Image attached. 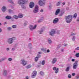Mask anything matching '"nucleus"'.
I'll use <instances>...</instances> for the list:
<instances>
[{"instance_id":"f257e3e1","label":"nucleus","mask_w":79,"mask_h":79,"mask_svg":"<svg viewBox=\"0 0 79 79\" xmlns=\"http://www.w3.org/2000/svg\"><path fill=\"white\" fill-rule=\"evenodd\" d=\"M73 16L72 15H69L68 16H65L66 21L67 23H70L72 21Z\"/></svg>"},{"instance_id":"f03ea898","label":"nucleus","mask_w":79,"mask_h":79,"mask_svg":"<svg viewBox=\"0 0 79 79\" xmlns=\"http://www.w3.org/2000/svg\"><path fill=\"white\" fill-rule=\"evenodd\" d=\"M16 37H13L12 38H8L7 41L9 44H12L13 43V41H14V40H16Z\"/></svg>"},{"instance_id":"7ed1b4c3","label":"nucleus","mask_w":79,"mask_h":79,"mask_svg":"<svg viewBox=\"0 0 79 79\" xmlns=\"http://www.w3.org/2000/svg\"><path fill=\"white\" fill-rule=\"evenodd\" d=\"M28 2V0H19L18 3L21 6L23 5V4L27 3Z\"/></svg>"},{"instance_id":"20e7f679","label":"nucleus","mask_w":79,"mask_h":79,"mask_svg":"<svg viewBox=\"0 0 79 79\" xmlns=\"http://www.w3.org/2000/svg\"><path fill=\"white\" fill-rule=\"evenodd\" d=\"M38 11H39V6L36 5L35 7V8L33 10V12L34 13H38Z\"/></svg>"},{"instance_id":"39448f33","label":"nucleus","mask_w":79,"mask_h":79,"mask_svg":"<svg viewBox=\"0 0 79 79\" xmlns=\"http://www.w3.org/2000/svg\"><path fill=\"white\" fill-rule=\"evenodd\" d=\"M36 27H37V25H35L34 27H33V26L32 25H30L29 26V29L30 31H34V30L35 29Z\"/></svg>"},{"instance_id":"423d86ee","label":"nucleus","mask_w":79,"mask_h":79,"mask_svg":"<svg viewBox=\"0 0 79 79\" xmlns=\"http://www.w3.org/2000/svg\"><path fill=\"white\" fill-rule=\"evenodd\" d=\"M56 34V31L54 29H52L51 31L49 32V34L51 36H53Z\"/></svg>"},{"instance_id":"0eeeda50","label":"nucleus","mask_w":79,"mask_h":79,"mask_svg":"<svg viewBox=\"0 0 79 79\" xmlns=\"http://www.w3.org/2000/svg\"><path fill=\"white\" fill-rule=\"evenodd\" d=\"M37 74V72L36 71H33V73H32V75L31 77L32 78H35L36 76V75Z\"/></svg>"},{"instance_id":"6e6552de","label":"nucleus","mask_w":79,"mask_h":79,"mask_svg":"<svg viewBox=\"0 0 79 79\" xmlns=\"http://www.w3.org/2000/svg\"><path fill=\"white\" fill-rule=\"evenodd\" d=\"M78 61H75V62L73 64V68L74 69H76L77 68V67L78 66V64H77Z\"/></svg>"},{"instance_id":"1a4fd4ad","label":"nucleus","mask_w":79,"mask_h":79,"mask_svg":"<svg viewBox=\"0 0 79 79\" xmlns=\"http://www.w3.org/2000/svg\"><path fill=\"white\" fill-rule=\"evenodd\" d=\"M21 64H22L23 66H25L27 64V61H25L24 59H22L21 60Z\"/></svg>"},{"instance_id":"9d476101","label":"nucleus","mask_w":79,"mask_h":79,"mask_svg":"<svg viewBox=\"0 0 79 79\" xmlns=\"http://www.w3.org/2000/svg\"><path fill=\"white\" fill-rule=\"evenodd\" d=\"M39 5H40V6H44L45 5V2H43L42 0H40L39 2Z\"/></svg>"},{"instance_id":"9b49d317","label":"nucleus","mask_w":79,"mask_h":79,"mask_svg":"<svg viewBox=\"0 0 79 79\" xmlns=\"http://www.w3.org/2000/svg\"><path fill=\"white\" fill-rule=\"evenodd\" d=\"M59 21V19L58 18H55L53 21V24H56L57 23H58Z\"/></svg>"},{"instance_id":"f8f14e48","label":"nucleus","mask_w":79,"mask_h":79,"mask_svg":"<svg viewBox=\"0 0 79 79\" xmlns=\"http://www.w3.org/2000/svg\"><path fill=\"white\" fill-rule=\"evenodd\" d=\"M34 6V3L32 2H31L29 4L30 8H32Z\"/></svg>"},{"instance_id":"ddd939ff","label":"nucleus","mask_w":79,"mask_h":79,"mask_svg":"<svg viewBox=\"0 0 79 79\" xmlns=\"http://www.w3.org/2000/svg\"><path fill=\"white\" fill-rule=\"evenodd\" d=\"M56 61H57V59L56 58H54L52 60V64H55V63H56Z\"/></svg>"},{"instance_id":"4468645a","label":"nucleus","mask_w":79,"mask_h":79,"mask_svg":"<svg viewBox=\"0 0 79 79\" xmlns=\"http://www.w3.org/2000/svg\"><path fill=\"white\" fill-rule=\"evenodd\" d=\"M60 9H57L56 11V12L55 13V15H58L59 14V13H60Z\"/></svg>"},{"instance_id":"2eb2a0df","label":"nucleus","mask_w":79,"mask_h":79,"mask_svg":"<svg viewBox=\"0 0 79 79\" xmlns=\"http://www.w3.org/2000/svg\"><path fill=\"white\" fill-rule=\"evenodd\" d=\"M43 32H44V28H42L40 30L38 31V32L40 34H42Z\"/></svg>"},{"instance_id":"dca6fc26","label":"nucleus","mask_w":79,"mask_h":79,"mask_svg":"<svg viewBox=\"0 0 79 79\" xmlns=\"http://www.w3.org/2000/svg\"><path fill=\"white\" fill-rule=\"evenodd\" d=\"M44 17H42L38 21V22L39 23H41V22H42V21H43V20H44Z\"/></svg>"},{"instance_id":"f3484780","label":"nucleus","mask_w":79,"mask_h":79,"mask_svg":"<svg viewBox=\"0 0 79 79\" xmlns=\"http://www.w3.org/2000/svg\"><path fill=\"white\" fill-rule=\"evenodd\" d=\"M6 10V7L5 6H3L2 9V11H3V12H4V11H5Z\"/></svg>"},{"instance_id":"a211bd4d","label":"nucleus","mask_w":79,"mask_h":79,"mask_svg":"<svg viewBox=\"0 0 79 79\" xmlns=\"http://www.w3.org/2000/svg\"><path fill=\"white\" fill-rule=\"evenodd\" d=\"M3 75L4 76H6L7 75V71L6 70H3Z\"/></svg>"},{"instance_id":"6ab92c4d","label":"nucleus","mask_w":79,"mask_h":79,"mask_svg":"<svg viewBox=\"0 0 79 79\" xmlns=\"http://www.w3.org/2000/svg\"><path fill=\"white\" fill-rule=\"evenodd\" d=\"M5 18L6 19H11V17L10 16L8 15Z\"/></svg>"},{"instance_id":"aec40b11","label":"nucleus","mask_w":79,"mask_h":79,"mask_svg":"<svg viewBox=\"0 0 79 79\" xmlns=\"http://www.w3.org/2000/svg\"><path fill=\"white\" fill-rule=\"evenodd\" d=\"M40 64H42V65H44L45 64V61L44 60H43L42 61H40Z\"/></svg>"},{"instance_id":"412c9836","label":"nucleus","mask_w":79,"mask_h":79,"mask_svg":"<svg viewBox=\"0 0 79 79\" xmlns=\"http://www.w3.org/2000/svg\"><path fill=\"white\" fill-rule=\"evenodd\" d=\"M18 17L19 18H23V14H19L18 15Z\"/></svg>"},{"instance_id":"4be33fe9","label":"nucleus","mask_w":79,"mask_h":79,"mask_svg":"<svg viewBox=\"0 0 79 79\" xmlns=\"http://www.w3.org/2000/svg\"><path fill=\"white\" fill-rule=\"evenodd\" d=\"M41 50L42 51H43L44 53H47V48H42Z\"/></svg>"},{"instance_id":"5701e85b","label":"nucleus","mask_w":79,"mask_h":79,"mask_svg":"<svg viewBox=\"0 0 79 79\" xmlns=\"http://www.w3.org/2000/svg\"><path fill=\"white\" fill-rule=\"evenodd\" d=\"M48 41L49 44H52V41L51 39L50 38L48 39Z\"/></svg>"},{"instance_id":"b1692460","label":"nucleus","mask_w":79,"mask_h":79,"mask_svg":"<svg viewBox=\"0 0 79 79\" xmlns=\"http://www.w3.org/2000/svg\"><path fill=\"white\" fill-rule=\"evenodd\" d=\"M69 67H68L65 69V71L66 72H68L69 71V69H70Z\"/></svg>"},{"instance_id":"393cba45","label":"nucleus","mask_w":79,"mask_h":79,"mask_svg":"<svg viewBox=\"0 0 79 79\" xmlns=\"http://www.w3.org/2000/svg\"><path fill=\"white\" fill-rule=\"evenodd\" d=\"M13 18L15 19H18V16H17L16 15H14L13 16Z\"/></svg>"},{"instance_id":"a878e982","label":"nucleus","mask_w":79,"mask_h":79,"mask_svg":"<svg viewBox=\"0 0 79 79\" xmlns=\"http://www.w3.org/2000/svg\"><path fill=\"white\" fill-rule=\"evenodd\" d=\"M76 39V36H73L72 38V40L73 41H75Z\"/></svg>"},{"instance_id":"bb28decb","label":"nucleus","mask_w":79,"mask_h":79,"mask_svg":"<svg viewBox=\"0 0 79 79\" xmlns=\"http://www.w3.org/2000/svg\"><path fill=\"white\" fill-rule=\"evenodd\" d=\"M60 3H61V2L60 1H59L56 4V6H60Z\"/></svg>"},{"instance_id":"cd10ccee","label":"nucleus","mask_w":79,"mask_h":79,"mask_svg":"<svg viewBox=\"0 0 79 79\" xmlns=\"http://www.w3.org/2000/svg\"><path fill=\"white\" fill-rule=\"evenodd\" d=\"M52 5L51 4L49 5L48 6V9H49V10H50V9H51V8H52Z\"/></svg>"},{"instance_id":"c85d7f7f","label":"nucleus","mask_w":79,"mask_h":79,"mask_svg":"<svg viewBox=\"0 0 79 79\" xmlns=\"http://www.w3.org/2000/svg\"><path fill=\"white\" fill-rule=\"evenodd\" d=\"M77 14L75 13L73 15V18L75 19L77 18Z\"/></svg>"},{"instance_id":"c756f323","label":"nucleus","mask_w":79,"mask_h":79,"mask_svg":"<svg viewBox=\"0 0 79 79\" xmlns=\"http://www.w3.org/2000/svg\"><path fill=\"white\" fill-rule=\"evenodd\" d=\"M58 71H59V68H57V69L55 71V73L56 74H57L58 73Z\"/></svg>"},{"instance_id":"7c9ffc66","label":"nucleus","mask_w":79,"mask_h":79,"mask_svg":"<svg viewBox=\"0 0 79 79\" xmlns=\"http://www.w3.org/2000/svg\"><path fill=\"white\" fill-rule=\"evenodd\" d=\"M27 69H29L31 68V65H28L26 67Z\"/></svg>"},{"instance_id":"2f4dec72","label":"nucleus","mask_w":79,"mask_h":79,"mask_svg":"<svg viewBox=\"0 0 79 79\" xmlns=\"http://www.w3.org/2000/svg\"><path fill=\"white\" fill-rule=\"evenodd\" d=\"M38 60H39V58L37 57V56L35 58V61L36 62Z\"/></svg>"},{"instance_id":"473e14b6","label":"nucleus","mask_w":79,"mask_h":79,"mask_svg":"<svg viewBox=\"0 0 79 79\" xmlns=\"http://www.w3.org/2000/svg\"><path fill=\"white\" fill-rule=\"evenodd\" d=\"M12 28H16L17 27V26L15 25H14L12 26Z\"/></svg>"},{"instance_id":"72a5a7b5","label":"nucleus","mask_w":79,"mask_h":79,"mask_svg":"<svg viewBox=\"0 0 79 79\" xmlns=\"http://www.w3.org/2000/svg\"><path fill=\"white\" fill-rule=\"evenodd\" d=\"M8 2H10V3H14L12 0H8Z\"/></svg>"},{"instance_id":"f704fd0d","label":"nucleus","mask_w":79,"mask_h":79,"mask_svg":"<svg viewBox=\"0 0 79 79\" xmlns=\"http://www.w3.org/2000/svg\"><path fill=\"white\" fill-rule=\"evenodd\" d=\"M27 24V21H25L24 23V26H26Z\"/></svg>"},{"instance_id":"c9c22d12","label":"nucleus","mask_w":79,"mask_h":79,"mask_svg":"<svg viewBox=\"0 0 79 79\" xmlns=\"http://www.w3.org/2000/svg\"><path fill=\"white\" fill-rule=\"evenodd\" d=\"M76 35V33H72L71 34V36H73L74 35Z\"/></svg>"},{"instance_id":"e433bc0d","label":"nucleus","mask_w":79,"mask_h":79,"mask_svg":"<svg viewBox=\"0 0 79 79\" xmlns=\"http://www.w3.org/2000/svg\"><path fill=\"white\" fill-rule=\"evenodd\" d=\"M9 11L10 13H13V10H11L10 9H9Z\"/></svg>"},{"instance_id":"4c0bfd02","label":"nucleus","mask_w":79,"mask_h":79,"mask_svg":"<svg viewBox=\"0 0 79 79\" xmlns=\"http://www.w3.org/2000/svg\"><path fill=\"white\" fill-rule=\"evenodd\" d=\"M76 57H79V53H77L76 54Z\"/></svg>"},{"instance_id":"58836bf2","label":"nucleus","mask_w":79,"mask_h":79,"mask_svg":"<svg viewBox=\"0 0 79 79\" xmlns=\"http://www.w3.org/2000/svg\"><path fill=\"white\" fill-rule=\"evenodd\" d=\"M40 74L42 76V75H44V73L43 72H40Z\"/></svg>"},{"instance_id":"ea45409f","label":"nucleus","mask_w":79,"mask_h":79,"mask_svg":"<svg viewBox=\"0 0 79 79\" xmlns=\"http://www.w3.org/2000/svg\"><path fill=\"white\" fill-rule=\"evenodd\" d=\"M7 29L8 30V31H10L11 30V27H8Z\"/></svg>"},{"instance_id":"a19ab883","label":"nucleus","mask_w":79,"mask_h":79,"mask_svg":"<svg viewBox=\"0 0 79 79\" xmlns=\"http://www.w3.org/2000/svg\"><path fill=\"white\" fill-rule=\"evenodd\" d=\"M37 56V57L38 58H40V57H41V55H40V54H38Z\"/></svg>"},{"instance_id":"79ce46f5","label":"nucleus","mask_w":79,"mask_h":79,"mask_svg":"<svg viewBox=\"0 0 79 79\" xmlns=\"http://www.w3.org/2000/svg\"><path fill=\"white\" fill-rule=\"evenodd\" d=\"M68 77L69 79H70V78H71V75L70 74L68 75Z\"/></svg>"},{"instance_id":"37998d69","label":"nucleus","mask_w":79,"mask_h":79,"mask_svg":"<svg viewBox=\"0 0 79 79\" xmlns=\"http://www.w3.org/2000/svg\"><path fill=\"white\" fill-rule=\"evenodd\" d=\"M2 61H4V60H5L6 59V57H4V58H2Z\"/></svg>"},{"instance_id":"c03bdc74","label":"nucleus","mask_w":79,"mask_h":79,"mask_svg":"<svg viewBox=\"0 0 79 79\" xmlns=\"http://www.w3.org/2000/svg\"><path fill=\"white\" fill-rule=\"evenodd\" d=\"M8 61H11L12 60V59L11 58H9L8 59Z\"/></svg>"},{"instance_id":"a18cd8bd","label":"nucleus","mask_w":79,"mask_h":79,"mask_svg":"<svg viewBox=\"0 0 79 79\" xmlns=\"http://www.w3.org/2000/svg\"><path fill=\"white\" fill-rule=\"evenodd\" d=\"M15 50V48H12V51L14 52Z\"/></svg>"},{"instance_id":"49530a36","label":"nucleus","mask_w":79,"mask_h":79,"mask_svg":"<svg viewBox=\"0 0 79 79\" xmlns=\"http://www.w3.org/2000/svg\"><path fill=\"white\" fill-rule=\"evenodd\" d=\"M53 70H54V71H55V70H56L57 69H56V68L54 67L53 68Z\"/></svg>"},{"instance_id":"de8ad7c7","label":"nucleus","mask_w":79,"mask_h":79,"mask_svg":"<svg viewBox=\"0 0 79 79\" xmlns=\"http://www.w3.org/2000/svg\"><path fill=\"white\" fill-rule=\"evenodd\" d=\"M56 34H60V31L58 30L56 32Z\"/></svg>"},{"instance_id":"09e8293b","label":"nucleus","mask_w":79,"mask_h":79,"mask_svg":"<svg viewBox=\"0 0 79 79\" xmlns=\"http://www.w3.org/2000/svg\"><path fill=\"white\" fill-rule=\"evenodd\" d=\"M40 11L41 13H43V12H44V10L42 9H41L40 10Z\"/></svg>"},{"instance_id":"8fccbe9b","label":"nucleus","mask_w":79,"mask_h":79,"mask_svg":"<svg viewBox=\"0 0 79 79\" xmlns=\"http://www.w3.org/2000/svg\"><path fill=\"white\" fill-rule=\"evenodd\" d=\"M69 7H66V10H69Z\"/></svg>"},{"instance_id":"3c124183","label":"nucleus","mask_w":79,"mask_h":79,"mask_svg":"<svg viewBox=\"0 0 79 79\" xmlns=\"http://www.w3.org/2000/svg\"><path fill=\"white\" fill-rule=\"evenodd\" d=\"M75 50H79V47L76 48L75 49Z\"/></svg>"},{"instance_id":"603ef678","label":"nucleus","mask_w":79,"mask_h":79,"mask_svg":"<svg viewBox=\"0 0 79 79\" xmlns=\"http://www.w3.org/2000/svg\"><path fill=\"white\" fill-rule=\"evenodd\" d=\"M79 77V75H77L76 76V79H78Z\"/></svg>"},{"instance_id":"864d4df0","label":"nucleus","mask_w":79,"mask_h":79,"mask_svg":"<svg viewBox=\"0 0 79 79\" xmlns=\"http://www.w3.org/2000/svg\"><path fill=\"white\" fill-rule=\"evenodd\" d=\"M72 76H75V75H76V74L75 73H73L72 74Z\"/></svg>"},{"instance_id":"5fc2aeb1","label":"nucleus","mask_w":79,"mask_h":79,"mask_svg":"<svg viewBox=\"0 0 79 79\" xmlns=\"http://www.w3.org/2000/svg\"><path fill=\"white\" fill-rule=\"evenodd\" d=\"M65 4H66V2H64L62 3V5H65Z\"/></svg>"},{"instance_id":"6e6d98bb","label":"nucleus","mask_w":79,"mask_h":79,"mask_svg":"<svg viewBox=\"0 0 79 79\" xmlns=\"http://www.w3.org/2000/svg\"><path fill=\"white\" fill-rule=\"evenodd\" d=\"M61 52H64V49H62L61 50Z\"/></svg>"},{"instance_id":"4d7b16f0","label":"nucleus","mask_w":79,"mask_h":79,"mask_svg":"<svg viewBox=\"0 0 79 79\" xmlns=\"http://www.w3.org/2000/svg\"><path fill=\"white\" fill-rule=\"evenodd\" d=\"M47 51L48 53H49V52H50V50L49 49H48Z\"/></svg>"},{"instance_id":"13d9d810","label":"nucleus","mask_w":79,"mask_h":79,"mask_svg":"<svg viewBox=\"0 0 79 79\" xmlns=\"http://www.w3.org/2000/svg\"><path fill=\"white\" fill-rule=\"evenodd\" d=\"M75 61V59H72V61L73 62H74Z\"/></svg>"},{"instance_id":"bf43d9fd","label":"nucleus","mask_w":79,"mask_h":79,"mask_svg":"<svg viewBox=\"0 0 79 79\" xmlns=\"http://www.w3.org/2000/svg\"><path fill=\"white\" fill-rule=\"evenodd\" d=\"M38 53L40 55H41V54H42V53L41 52H39Z\"/></svg>"},{"instance_id":"052dcab7","label":"nucleus","mask_w":79,"mask_h":79,"mask_svg":"<svg viewBox=\"0 0 79 79\" xmlns=\"http://www.w3.org/2000/svg\"><path fill=\"white\" fill-rule=\"evenodd\" d=\"M60 16H63V14H61L59 15Z\"/></svg>"},{"instance_id":"680f3d73","label":"nucleus","mask_w":79,"mask_h":79,"mask_svg":"<svg viewBox=\"0 0 79 79\" xmlns=\"http://www.w3.org/2000/svg\"><path fill=\"white\" fill-rule=\"evenodd\" d=\"M6 50L7 51H8L10 49H9V48H6Z\"/></svg>"},{"instance_id":"e2e57ef3","label":"nucleus","mask_w":79,"mask_h":79,"mask_svg":"<svg viewBox=\"0 0 79 79\" xmlns=\"http://www.w3.org/2000/svg\"><path fill=\"white\" fill-rule=\"evenodd\" d=\"M64 46V47H67V46H68V44H65Z\"/></svg>"},{"instance_id":"0e129e2a","label":"nucleus","mask_w":79,"mask_h":79,"mask_svg":"<svg viewBox=\"0 0 79 79\" xmlns=\"http://www.w3.org/2000/svg\"><path fill=\"white\" fill-rule=\"evenodd\" d=\"M2 29L0 28V32H2Z\"/></svg>"},{"instance_id":"69168bd1","label":"nucleus","mask_w":79,"mask_h":79,"mask_svg":"<svg viewBox=\"0 0 79 79\" xmlns=\"http://www.w3.org/2000/svg\"><path fill=\"white\" fill-rule=\"evenodd\" d=\"M26 79H29V77H28V76L26 77Z\"/></svg>"},{"instance_id":"338daca9","label":"nucleus","mask_w":79,"mask_h":79,"mask_svg":"<svg viewBox=\"0 0 79 79\" xmlns=\"http://www.w3.org/2000/svg\"><path fill=\"white\" fill-rule=\"evenodd\" d=\"M77 21H78V22H79V18H78V19H77Z\"/></svg>"},{"instance_id":"774afa93","label":"nucleus","mask_w":79,"mask_h":79,"mask_svg":"<svg viewBox=\"0 0 79 79\" xmlns=\"http://www.w3.org/2000/svg\"><path fill=\"white\" fill-rule=\"evenodd\" d=\"M4 25L6 24V22H5L4 23Z\"/></svg>"}]
</instances>
